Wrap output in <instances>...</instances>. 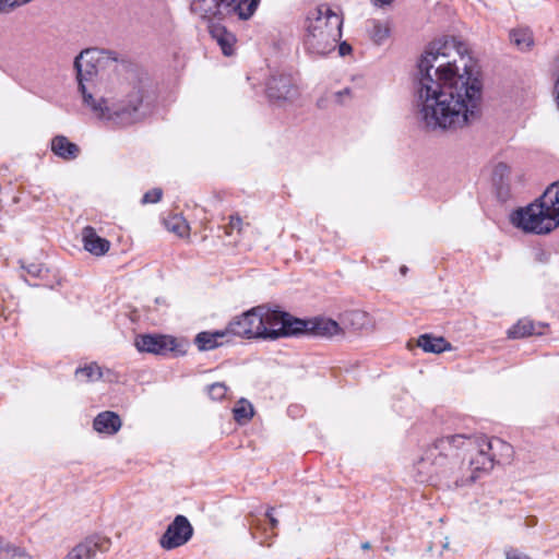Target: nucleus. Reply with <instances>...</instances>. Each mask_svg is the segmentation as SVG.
I'll return each mask as SVG.
<instances>
[{
  "label": "nucleus",
  "instance_id": "nucleus-1",
  "mask_svg": "<svg viewBox=\"0 0 559 559\" xmlns=\"http://www.w3.org/2000/svg\"><path fill=\"white\" fill-rule=\"evenodd\" d=\"M454 39L431 41L420 56L415 95L419 121L428 130H457L478 118L483 83Z\"/></svg>",
  "mask_w": 559,
  "mask_h": 559
},
{
  "label": "nucleus",
  "instance_id": "nucleus-2",
  "mask_svg": "<svg viewBox=\"0 0 559 559\" xmlns=\"http://www.w3.org/2000/svg\"><path fill=\"white\" fill-rule=\"evenodd\" d=\"M117 53L99 48L83 50L74 60L79 88L83 103L99 120L116 127H129L142 121L146 115L144 94L140 85L119 83L115 91L98 98L92 93L94 78L107 68L116 67Z\"/></svg>",
  "mask_w": 559,
  "mask_h": 559
},
{
  "label": "nucleus",
  "instance_id": "nucleus-3",
  "mask_svg": "<svg viewBox=\"0 0 559 559\" xmlns=\"http://www.w3.org/2000/svg\"><path fill=\"white\" fill-rule=\"evenodd\" d=\"M495 466L480 437L451 435L438 439L429 447L415 467L420 481L435 476L448 479L449 488L466 487L488 474Z\"/></svg>",
  "mask_w": 559,
  "mask_h": 559
},
{
  "label": "nucleus",
  "instance_id": "nucleus-4",
  "mask_svg": "<svg viewBox=\"0 0 559 559\" xmlns=\"http://www.w3.org/2000/svg\"><path fill=\"white\" fill-rule=\"evenodd\" d=\"M343 19L328 4L309 10L304 23L302 46L314 58L335 50L342 37Z\"/></svg>",
  "mask_w": 559,
  "mask_h": 559
},
{
  "label": "nucleus",
  "instance_id": "nucleus-5",
  "mask_svg": "<svg viewBox=\"0 0 559 559\" xmlns=\"http://www.w3.org/2000/svg\"><path fill=\"white\" fill-rule=\"evenodd\" d=\"M511 223L523 230L546 235L559 226V181L550 185L543 195L511 214Z\"/></svg>",
  "mask_w": 559,
  "mask_h": 559
},
{
  "label": "nucleus",
  "instance_id": "nucleus-6",
  "mask_svg": "<svg viewBox=\"0 0 559 559\" xmlns=\"http://www.w3.org/2000/svg\"><path fill=\"white\" fill-rule=\"evenodd\" d=\"M286 318L284 311L258 306L234 318L227 331L243 338L277 340L287 336Z\"/></svg>",
  "mask_w": 559,
  "mask_h": 559
},
{
  "label": "nucleus",
  "instance_id": "nucleus-7",
  "mask_svg": "<svg viewBox=\"0 0 559 559\" xmlns=\"http://www.w3.org/2000/svg\"><path fill=\"white\" fill-rule=\"evenodd\" d=\"M286 332L287 336L298 335L302 333L321 337H332L343 333L340 324L329 318H313L310 320H301L294 318L286 312Z\"/></svg>",
  "mask_w": 559,
  "mask_h": 559
},
{
  "label": "nucleus",
  "instance_id": "nucleus-8",
  "mask_svg": "<svg viewBox=\"0 0 559 559\" xmlns=\"http://www.w3.org/2000/svg\"><path fill=\"white\" fill-rule=\"evenodd\" d=\"M193 535V527L185 515H177L159 539L165 550H171L187 544Z\"/></svg>",
  "mask_w": 559,
  "mask_h": 559
},
{
  "label": "nucleus",
  "instance_id": "nucleus-9",
  "mask_svg": "<svg viewBox=\"0 0 559 559\" xmlns=\"http://www.w3.org/2000/svg\"><path fill=\"white\" fill-rule=\"evenodd\" d=\"M134 345L139 352L167 355L177 348L176 338L169 335L143 334L135 338Z\"/></svg>",
  "mask_w": 559,
  "mask_h": 559
},
{
  "label": "nucleus",
  "instance_id": "nucleus-10",
  "mask_svg": "<svg viewBox=\"0 0 559 559\" xmlns=\"http://www.w3.org/2000/svg\"><path fill=\"white\" fill-rule=\"evenodd\" d=\"M266 94L271 102L281 104L293 100L298 95V90L294 85L289 75H274L266 84Z\"/></svg>",
  "mask_w": 559,
  "mask_h": 559
},
{
  "label": "nucleus",
  "instance_id": "nucleus-11",
  "mask_svg": "<svg viewBox=\"0 0 559 559\" xmlns=\"http://www.w3.org/2000/svg\"><path fill=\"white\" fill-rule=\"evenodd\" d=\"M82 243L84 249L95 257L105 255L111 246L110 241L100 237L92 226L82 229Z\"/></svg>",
  "mask_w": 559,
  "mask_h": 559
},
{
  "label": "nucleus",
  "instance_id": "nucleus-12",
  "mask_svg": "<svg viewBox=\"0 0 559 559\" xmlns=\"http://www.w3.org/2000/svg\"><path fill=\"white\" fill-rule=\"evenodd\" d=\"M480 437V445L483 449L488 450V454L491 459H493L495 463H500L501 461H506L511 459L513 454V449L511 444L503 441L500 438H488L486 436Z\"/></svg>",
  "mask_w": 559,
  "mask_h": 559
},
{
  "label": "nucleus",
  "instance_id": "nucleus-13",
  "mask_svg": "<svg viewBox=\"0 0 559 559\" xmlns=\"http://www.w3.org/2000/svg\"><path fill=\"white\" fill-rule=\"evenodd\" d=\"M225 0H191V11L202 19H214L224 15Z\"/></svg>",
  "mask_w": 559,
  "mask_h": 559
},
{
  "label": "nucleus",
  "instance_id": "nucleus-14",
  "mask_svg": "<svg viewBox=\"0 0 559 559\" xmlns=\"http://www.w3.org/2000/svg\"><path fill=\"white\" fill-rule=\"evenodd\" d=\"M93 426L98 432L114 435L120 429L121 419L116 413L106 411L95 417Z\"/></svg>",
  "mask_w": 559,
  "mask_h": 559
},
{
  "label": "nucleus",
  "instance_id": "nucleus-15",
  "mask_svg": "<svg viewBox=\"0 0 559 559\" xmlns=\"http://www.w3.org/2000/svg\"><path fill=\"white\" fill-rule=\"evenodd\" d=\"M417 345L426 353L440 354L451 350V344L443 336H435L426 333L421 334L417 340Z\"/></svg>",
  "mask_w": 559,
  "mask_h": 559
},
{
  "label": "nucleus",
  "instance_id": "nucleus-16",
  "mask_svg": "<svg viewBox=\"0 0 559 559\" xmlns=\"http://www.w3.org/2000/svg\"><path fill=\"white\" fill-rule=\"evenodd\" d=\"M544 324H536L532 320L524 318L519 320L511 329H509L508 335L511 338H521L534 334L542 335L544 333Z\"/></svg>",
  "mask_w": 559,
  "mask_h": 559
},
{
  "label": "nucleus",
  "instance_id": "nucleus-17",
  "mask_svg": "<svg viewBox=\"0 0 559 559\" xmlns=\"http://www.w3.org/2000/svg\"><path fill=\"white\" fill-rule=\"evenodd\" d=\"M51 151L62 159L71 160L78 157L80 148L63 135H57L51 141Z\"/></svg>",
  "mask_w": 559,
  "mask_h": 559
},
{
  "label": "nucleus",
  "instance_id": "nucleus-18",
  "mask_svg": "<svg viewBox=\"0 0 559 559\" xmlns=\"http://www.w3.org/2000/svg\"><path fill=\"white\" fill-rule=\"evenodd\" d=\"M229 334L227 329L215 332H201L195 336V344L200 350H211L224 343V338Z\"/></svg>",
  "mask_w": 559,
  "mask_h": 559
},
{
  "label": "nucleus",
  "instance_id": "nucleus-19",
  "mask_svg": "<svg viewBox=\"0 0 559 559\" xmlns=\"http://www.w3.org/2000/svg\"><path fill=\"white\" fill-rule=\"evenodd\" d=\"M260 0H230L225 3V10L235 13L240 20L250 19L258 5Z\"/></svg>",
  "mask_w": 559,
  "mask_h": 559
},
{
  "label": "nucleus",
  "instance_id": "nucleus-20",
  "mask_svg": "<svg viewBox=\"0 0 559 559\" xmlns=\"http://www.w3.org/2000/svg\"><path fill=\"white\" fill-rule=\"evenodd\" d=\"M212 37L222 48L225 56L234 55V47L236 44V37L233 33L228 32L224 26L213 25L211 29Z\"/></svg>",
  "mask_w": 559,
  "mask_h": 559
},
{
  "label": "nucleus",
  "instance_id": "nucleus-21",
  "mask_svg": "<svg viewBox=\"0 0 559 559\" xmlns=\"http://www.w3.org/2000/svg\"><path fill=\"white\" fill-rule=\"evenodd\" d=\"M97 551V543L86 539L79 545H76L72 550L67 555V559H92Z\"/></svg>",
  "mask_w": 559,
  "mask_h": 559
},
{
  "label": "nucleus",
  "instance_id": "nucleus-22",
  "mask_svg": "<svg viewBox=\"0 0 559 559\" xmlns=\"http://www.w3.org/2000/svg\"><path fill=\"white\" fill-rule=\"evenodd\" d=\"M510 40L520 50H530L534 45L533 33L528 28H516L510 32Z\"/></svg>",
  "mask_w": 559,
  "mask_h": 559
},
{
  "label": "nucleus",
  "instance_id": "nucleus-23",
  "mask_svg": "<svg viewBox=\"0 0 559 559\" xmlns=\"http://www.w3.org/2000/svg\"><path fill=\"white\" fill-rule=\"evenodd\" d=\"M0 559H31V557L23 548L5 542L0 536Z\"/></svg>",
  "mask_w": 559,
  "mask_h": 559
},
{
  "label": "nucleus",
  "instance_id": "nucleus-24",
  "mask_svg": "<svg viewBox=\"0 0 559 559\" xmlns=\"http://www.w3.org/2000/svg\"><path fill=\"white\" fill-rule=\"evenodd\" d=\"M78 379H82L85 382L97 381L103 377L102 368L96 362H91L84 367H80L75 370Z\"/></svg>",
  "mask_w": 559,
  "mask_h": 559
},
{
  "label": "nucleus",
  "instance_id": "nucleus-25",
  "mask_svg": "<svg viewBox=\"0 0 559 559\" xmlns=\"http://www.w3.org/2000/svg\"><path fill=\"white\" fill-rule=\"evenodd\" d=\"M234 419L238 424L248 423L253 416V406L250 402L245 399L238 401L236 406L233 409Z\"/></svg>",
  "mask_w": 559,
  "mask_h": 559
},
{
  "label": "nucleus",
  "instance_id": "nucleus-26",
  "mask_svg": "<svg viewBox=\"0 0 559 559\" xmlns=\"http://www.w3.org/2000/svg\"><path fill=\"white\" fill-rule=\"evenodd\" d=\"M166 227L169 231L176 234L179 237L188 235L189 225L186 219L181 216H174L166 222Z\"/></svg>",
  "mask_w": 559,
  "mask_h": 559
},
{
  "label": "nucleus",
  "instance_id": "nucleus-27",
  "mask_svg": "<svg viewBox=\"0 0 559 559\" xmlns=\"http://www.w3.org/2000/svg\"><path fill=\"white\" fill-rule=\"evenodd\" d=\"M228 388L223 382H215L207 386V393L214 401H222L227 394Z\"/></svg>",
  "mask_w": 559,
  "mask_h": 559
},
{
  "label": "nucleus",
  "instance_id": "nucleus-28",
  "mask_svg": "<svg viewBox=\"0 0 559 559\" xmlns=\"http://www.w3.org/2000/svg\"><path fill=\"white\" fill-rule=\"evenodd\" d=\"M162 195H163L162 189L154 188L144 193V195L142 198V203L143 204L156 203L162 199Z\"/></svg>",
  "mask_w": 559,
  "mask_h": 559
},
{
  "label": "nucleus",
  "instance_id": "nucleus-29",
  "mask_svg": "<svg viewBox=\"0 0 559 559\" xmlns=\"http://www.w3.org/2000/svg\"><path fill=\"white\" fill-rule=\"evenodd\" d=\"M242 219L238 215H231L229 217V223L225 228V233L227 235H231L234 230L241 231Z\"/></svg>",
  "mask_w": 559,
  "mask_h": 559
},
{
  "label": "nucleus",
  "instance_id": "nucleus-30",
  "mask_svg": "<svg viewBox=\"0 0 559 559\" xmlns=\"http://www.w3.org/2000/svg\"><path fill=\"white\" fill-rule=\"evenodd\" d=\"M509 174H510V167L504 163L497 164L493 169V176L500 177V179H503L504 177L509 176Z\"/></svg>",
  "mask_w": 559,
  "mask_h": 559
},
{
  "label": "nucleus",
  "instance_id": "nucleus-31",
  "mask_svg": "<svg viewBox=\"0 0 559 559\" xmlns=\"http://www.w3.org/2000/svg\"><path fill=\"white\" fill-rule=\"evenodd\" d=\"M377 32L374 34L378 41H381L382 39L386 38L389 35L388 28H382L380 26H376Z\"/></svg>",
  "mask_w": 559,
  "mask_h": 559
},
{
  "label": "nucleus",
  "instance_id": "nucleus-32",
  "mask_svg": "<svg viewBox=\"0 0 559 559\" xmlns=\"http://www.w3.org/2000/svg\"><path fill=\"white\" fill-rule=\"evenodd\" d=\"M272 511H273V508H271V509L266 512V516H267V518H269V520H270V523H271L272 528H275V527L278 525V521H277V519H275V518L272 515Z\"/></svg>",
  "mask_w": 559,
  "mask_h": 559
},
{
  "label": "nucleus",
  "instance_id": "nucleus-33",
  "mask_svg": "<svg viewBox=\"0 0 559 559\" xmlns=\"http://www.w3.org/2000/svg\"><path fill=\"white\" fill-rule=\"evenodd\" d=\"M40 271L41 269L38 266V265H35V264H32L28 269H27V272L34 276H39L40 275Z\"/></svg>",
  "mask_w": 559,
  "mask_h": 559
},
{
  "label": "nucleus",
  "instance_id": "nucleus-34",
  "mask_svg": "<svg viewBox=\"0 0 559 559\" xmlns=\"http://www.w3.org/2000/svg\"><path fill=\"white\" fill-rule=\"evenodd\" d=\"M350 49H352V48H350V46H349V45H347L346 43H342V44L340 45V53H341L342 56H344L345 53L349 52V51H350Z\"/></svg>",
  "mask_w": 559,
  "mask_h": 559
},
{
  "label": "nucleus",
  "instance_id": "nucleus-35",
  "mask_svg": "<svg viewBox=\"0 0 559 559\" xmlns=\"http://www.w3.org/2000/svg\"><path fill=\"white\" fill-rule=\"evenodd\" d=\"M555 95H556V97H555L556 104H557V107L559 109V75H558V79H557V81L555 83Z\"/></svg>",
  "mask_w": 559,
  "mask_h": 559
},
{
  "label": "nucleus",
  "instance_id": "nucleus-36",
  "mask_svg": "<svg viewBox=\"0 0 559 559\" xmlns=\"http://www.w3.org/2000/svg\"><path fill=\"white\" fill-rule=\"evenodd\" d=\"M507 559H532V558H530L526 555H512V556H508Z\"/></svg>",
  "mask_w": 559,
  "mask_h": 559
},
{
  "label": "nucleus",
  "instance_id": "nucleus-37",
  "mask_svg": "<svg viewBox=\"0 0 559 559\" xmlns=\"http://www.w3.org/2000/svg\"><path fill=\"white\" fill-rule=\"evenodd\" d=\"M361 548L364 550H369L371 548V545H370L369 542H365V543L361 544Z\"/></svg>",
  "mask_w": 559,
  "mask_h": 559
},
{
  "label": "nucleus",
  "instance_id": "nucleus-38",
  "mask_svg": "<svg viewBox=\"0 0 559 559\" xmlns=\"http://www.w3.org/2000/svg\"><path fill=\"white\" fill-rule=\"evenodd\" d=\"M392 0H376V2L380 3L381 5L391 3Z\"/></svg>",
  "mask_w": 559,
  "mask_h": 559
},
{
  "label": "nucleus",
  "instance_id": "nucleus-39",
  "mask_svg": "<svg viewBox=\"0 0 559 559\" xmlns=\"http://www.w3.org/2000/svg\"><path fill=\"white\" fill-rule=\"evenodd\" d=\"M406 272H407V267H406V266H402V267H401V273H402V274H406Z\"/></svg>",
  "mask_w": 559,
  "mask_h": 559
},
{
  "label": "nucleus",
  "instance_id": "nucleus-40",
  "mask_svg": "<svg viewBox=\"0 0 559 559\" xmlns=\"http://www.w3.org/2000/svg\"><path fill=\"white\" fill-rule=\"evenodd\" d=\"M344 93H346V94H347V93H348V90H344ZM342 94H343V92H342V93H340L338 95H342Z\"/></svg>",
  "mask_w": 559,
  "mask_h": 559
},
{
  "label": "nucleus",
  "instance_id": "nucleus-41",
  "mask_svg": "<svg viewBox=\"0 0 559 559\" xmlns=\"http://www.w3.org/2000/svg\"><path fill=\"white\" fill-rule=\"evenodd\" d=\"M64 559H67V558H64Z\"/></svg>",
  "mask_w": 559,
  "mask_h": 559
}]
</instances>
